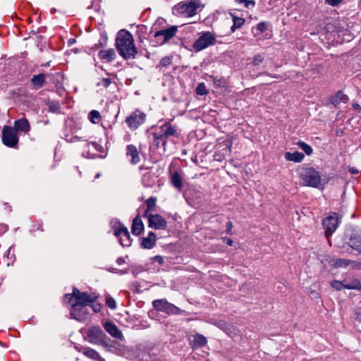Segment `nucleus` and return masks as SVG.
I'll return each mask as SVG.
<instances>
[{
	"mask_svg": "<svg viewBox=\"0 0 361 361\" xmlns=\"http://www.w3.org/2000/svg\"><path fill=\"white\" fill-rule=\"evenodd\" d=\"M97 298V296L94 293L89 295L87 293H81L76 288L73 289L71 294H66L65 295V301L72 306L71 314L77 320L82 319V317L77 313L78 306L90 305Z\"/></svg>",
	"mask_w": 361,
	"mask_h": 361,
	"instance_id": "1",
	"label": "nucleus"
},
{
	"mask_svg": "<svg viewBox=\"0 0 361 361\" xmlns=\"http://www.w3.org/2000/svg\"><path fill=\"white\" fill-rule=\"evenodd\" d=\"M116 47L121 56L126 59L135 58L137 54L133 37L128 31L118 32L116 39Z\"/></svg>",
	"mask_w": 361,
	"mask_h": 361,
	"instance_id": "2",
	"label": "nucleus"
},
{
	"mask_svg": "<svg viewBox=\"0 0 361 361\" xmlns=\"http://www.w3.org/2000/svg\"><path fill=\"white\" fill-rule=\"evenodd\" d=\"M202 6L200 0H185L176 4L172 9L173 14L181 18H191L197 14Z\"/></svg>",
	"mask_w": 361,
	"mask_h": 361,
	"instance_id": "3",
	"label": "nucleus"
},
{
	"mask_svg": "<svg viewBox=\"0 0 361 361\" xmlns=\"http://www.w3.org/2000/svg\"><path fill=\"white\" fill-rule=\"evenodd\" d=\"M299 176L304 186L316 188L322 186V178L319 173L312 167L302 169Z\"/></svg>",
	"mask_w": 361,
	"mask_h": 361,
	"instance_id": "4",
	"label": "nucleus"
},
{
	"mask_svg": "<svg viewBox=\"0 0 361 361\" xmlns=\"http://www.w3.org/2000/svg\"><path fill=\"white\" fill-rule=\"evenodd\" d=\"M343 245L340 247L341 252H349L350 249L355 250L361 254V235L352 233L350 235L347 233L343 236Z\"/></svg>",
	"mask_w": 361,
	"mask_h": 361,
	"instance_id": "5",
	"label": "nucleus"
},
{
	"mask_svg": "<svg viewBox=\"0 0 361 361\" xmlns=\"http://www.w3.org/2000/svg\"><path fill=\"white\" fill-rule=\"evenodd\" d=\"M338 224V216L336 213L330 214L323 220V226L325 231V236L331 246L332 245V241L330 237L332 233L336 231Z\"/></svg>",
	"mask_w": 361,
	"mask_h": 361,
	"instance_id": "6",
	"label": "nucleus"
},
{
	"mask_svg": "<svg viewBox=\"0 0 361 361\" xmlns=\"http://www.w3.org/2000/svg\"><path fill=\"white\" fill-rule=\"evenodd\" d=\"M216 43V37L212 32H204L201 36L194 42L193 49L196 51H202Z\"/></svg>",
	"mask_w": 361,
	"mask_h": 361,
	"instance_id": "7",
	"label": "nucleus"
},
{
	"mask_svg": "<svg viewBox=\"0 0 361 361\" xmlns=\"http://www.w3.org/2000/svg\"><path fill=\"white\" fill-rule=\"evenodd\" d=\"M152 305L156 310L163 312L169 314H179L181 312L178 307L169 302L165 299L155 300L153 301Z\"/></svg>",
	"mask_w": 361,
	"mask_h": 361,
	"instance_id": "8",
	"label": "nucleus"
},
{
	"mask_svg": "<svg viewBox=\"0 0 361 361\" xmlns=\"http://www.w3.org/2000/svg\"><path fill=\"white\" fill-rule=\"evenodd\" d=\"M2 141L9 147H15L18 142L16 130L9 126H4L2 130Z\"/></svg>",
	"mask_w": 361,
	"mask_h": 361,
	"instance_id": "9",
	"label": "nucleus"
},
{
	"mask_svg": "<svg viewBox=\"0 0 361 361\" xmlns=\"http://www.w3.org/2000/svg\"><path fill=\"white\" fill-rule=\"evenodd\" d=\"M178 31V27L172 25L166 29H162L155 32L154 37L159 44H164L172 39Z\"/></svg>",
	"mask_w": 361,
	"mask_h": 361,
	"instance_id": "10",
	"label": "nucleus"
},
{
	"mask_svg": "<svg viewBox=\"0 0 361 361\" xmlns=\"http://www.w3.org/2000/svg\"><path fill=\"white\" fill-rule=\"evenodd\" d=\"M145 120V114L140 111H135L130 116H128L126 122L131 129H137Z\"/></svg>",
	"mask_w": 361,
	"mask_h": 361,
	"instance_id": "11",
	"label": "nucleus"
},
{
	"mask_svg": "<svg viewBox=\"0 0 361 361\" xmlns=\"http://www.w3.org/2000/svg\"><path fill=\"white\" fill-rule=\"evenodd\" d=\"M114 235L119 237L120 243L124 247H128L131 244L130 233L125 226L119 225L118 228L114 229Z\"/></svg>",
	"mask_w": 361,
	"mask_h": 361,
	"instance_id": "12",
	"label": "nucleus"
},
{
	"mask_svg": "<svg viewBox=\"0 0 361 361\" xmlns=\"http://www.w3.org/2000/svg\"><path fill=\"white\" fill-rule=\"evenodd\" d=\"M149 226L154 229H164L167 223L159 214L147 215Z\"/></svg>",
	"mask_w": 361,
	"mask_h": 361,
	"instance_id": "13",
	"label": "nucleus"
},
{
	"mask_svg": "<svg viewBox=\"0 0 361 361\" xmlns=\"http://www.w3.org/2000/svg\"><path fill=\"white\" fill-rule=\"evenodd\" d=\"M232 144V140L229 139L225 140L222 142L219 143V147H223V153L220 154L218 152H216L214 155L215 160L221 161L226 156L229 155L231 152Z\"/></svg>",
	"mask_w": 361,
	"mask_h": 361,
	"instance_id": "14",
	"label": "nucleus"
},
{
	"mask_svg": "<svg viewBox=\"0 0 361 361\" xmlns=\"http://www.w3.org/2000/svg\"><path fill=\"white\" fill-rule=\"evenodd\" d=\"M88 337L90 339V342L97 343L103 341L104 334L99 326H94L89 329Z\"/></svg>",
	"mask_w": 361,
	"mask_h": 361,
	"instance_id": "15",
	"label": "nucleus"
},
{
	"mask_svg": "<svg viewBox=\"0 0 361 361\" xmlns=\"http://www.w3.org/2000/svg\"><path fill=\"white\" fill-rule=\"evenodd\" d=\"M105 330L114 338L123 340V336L122 332L112 322H106L104 325Z\"/></svg>",
	"mask_w": 361,
	"mask_h": 361,
	"instance_id": "16",
	"label": "nucleus"
},
{
	"mask_svg": "<svg viewBox=\"0 0 361 361\" xmlns=\"http://www.w3.org/2000/svg\"><path fill=\"white\" fill-rule=\"evenodd\" d=\"M157 241V236L154 233L150 231L147 237L141 239V246L145 249H152L154 247Z\"/></svg>",
	"mask_w": 361,
	"mask_h": 361,
	"instance_id": "17",
	"label": "nucleus"
},
{
	"mask_svg": "<svg viewBox=\"0 0 361 361\" xmlns=\"http://www.w3.org/2000/svg\"><path fill=\"white\" fill-rule=\"evenodd\" d=\"M126 155L128 157H130V163L133 164H137L140 161L137 149L133 145H129L127 146Z\"/></svg>",
	"mask_w": 361,
	"mask_h": 361,
	"instance_id": "18",
	"label": "nucleus"
},
{
	"mask_svg": "<svg viewBox=\"0 0 361 361\" xmlns=\"http://www.w3.org/2000/svg\"><path fill=\"white\" fill-rule=\"evenodd\" d=\"M340 286L347 289H355L361 290V283L358 279H353L351 281L343 280L340 281Z\"/></svg>",
	"mask_w": 361,
	"mask_h": 361,
	"instance_id": "19",
	"label": "nucleus"
},
{
	"mask_svg": "<svg viewBox=\"0 0 361 361\" xmlns=\"http://www.w3.org/2000/svg\"><path fill=\"white\" fill-rule=\"evenodd\" d=\"M14 130H16V131L19 130L24 133H28L30 130V126L28 121L24 118L16 121L14 123Z\"/></svg>",
	"mask_w": 361,
	"mask_h": 361,
	"instance_id": "20",
	"label": "nucleus"
},
{
	"mask_svg": "<svg viewBox=\"0 0 361 361\" xmlns=\"http://www.w3.org/2000/svg\"><path fill=\"white\" fill-rule=\"evenodd\" d=\"M144 229V225L140 216H136L133 221L131 231L133 234L139 235Z\"/></svg>",
	"mask_w": 361,
	"mask_h": 361,
	"instance_id": "21",
	"label": "nucleus"
},
{
	"mask_svg": "<svg viewBox=\"0 0 361 361\" xmlns=\"http://www.w3.org/2000/svg\"><path fill=\"white\" fill-rule=\"evenodd\" d=\"M350 267L353 269H361V262L346 259H340V268Z\"/></svg>",
	"mask_w": 361,
	"mask_h": 361,
	"instance_id": "22",
	"label": "nucleus"
},
{
	"mask_svg": "<svg viewBox=\"0 0 361 361\" xmlns=\"http://www.w3.org/2000/svg\"><path fill=\"white\" fill-rule=\"evenodd\" d=\"M285 159L290 161L299 163L304 159V154L301 152L295 151L294 152H287L284 154Z\"/></svg>",
	"mask_w": 361,
	"mask_h": 361,
	"instance_id": "23",
	"label": "nucleus"
},
{
	"mask_svg": "<svg viewBox=\"0 0 361 361\" xmlns=\"http://www.w3.org/2000/svg\"><path fill=\"white\" fill-rule=\"evenodd\" d=\"M160 129L161 133L164 135L166 140L169 136L174 135L176 132L175 127L170 123H165L160 127Z\"/></svg>",
	"mask_w": 361,
	"mask_h": 361,
	"instance_id": "24",
	"label": "nucleus"
},
{
	"mask_svg": "<svg viewBox=\"0 0 361 361\" xmlns=\"http://www.w3.org/2000/svg\"><path fill=\"white\" fill-rule=\"evenodd\" d=\"M207 343V340L206 337L201 334H196L193 336V339L192 341V348H197L200 347L204 346Z\"/></svg>",
	"mask_w": 361,
	"mask_h": 361,
	"instance_id": "25",
	"label": "nucleus"
},
{
	"mask_svg": "<svg viewBox=\"0 0 361 361\" xmlns=\"http://www.w3.org/2000/svg\"><path fill=\"white\" fill-rule=\"evenodd\" d=\"M355 216V206L353 205L350 207L348 206H342L340 209V219L341 217L353 218Z\"/></svg>",
	"mask_w": 361,
	"mask_h": 361,
	"instance_id": "26",
	"label": "nucleus"
},
{
	"mask_svg": "<svg viewBox=\"0 0 361 361\" xmlns=\"http://www.w3.org/2000/svg\"><path fill=\"white\" fill-rule=\"evenodd\" d=\"M99 56L100 59L111 61L114 59L115 51L113 49H109L105 50H101L99 52Z\"/></svg>",
	"mask_w": 361,
	"mask_h": 361,
	"instance_id": "27",
	"label": "nucleus"
},
{
	"mask_svg": "<svg viewBox=\"0 0 361 361\" xmlns=\"http://www.w3.org/2000/svg\"><path fill=\"white\" fill-rule=\"evenodd\" d=\"M45 81L44 74L34 75L31 80L32 84L35 88H40L43 86Z\"/></svg>",
	"mask_w": 361,
	"mask_h": 361,
	"instance_id": "28",
	"label": "nucleus"
},
{
	"mask_svg": "<svg viewBox=\"0 0 361 361\" xmlns=\"http://www.w3.org/2000/svg\"><path fill=\"white\" fill-rule=\"evenodd\" d=\"M82 353L87 357L92 360H97L101 358L99 354L96 350L90 348H85L82 350Z\"/></svg>",
	"mask_w": 361,
	"mask_h": 361,
	"instance_id": "29",
	"label": "nucleus"
},
{
	"mask_svg": "<svg viewBox=\"0 0 361 361\" xmlns=\"http://www.w3.org/2000/svg\"><path fill=\"white\" fill-rule=\"evenodd\" d=\"M245 23V19L236 16H233V25L231 28V32H234L237 29L241 27Z\"/></svg>",
	"mask_w": 361,
	"mask_h": 361,
	"instance_id": "30",
	"label": "nucleus"
},
{
	"mask_svg": "<svg viewBox=\"0 0 361 361\" xmlns=\"http://www.w3.org/2000/svg\"><path fill=\"white\" fill-rule=\"evenodd\" d=\"M216 325L224 331L227 334L231 335L232 334V330L233 327L229 324L226 323L224 321H219L216 323Z\"/></svg>",
	"mask_w": 361,
	"mask_h": 361,
	"instance_id": "31",
	"label": "nucleus"
},
{
	"mask_svg": "<svg viewBox=\"0 0 361 361\" xmlns=\"http://www.w3.org/2000/svg\"><path fill=\"white\" fill-rule=\"evenodd\" d=\"M172 185L176 188L180 190L182 188V178L178 173H174L171 176Z\"/></svg>",
	"mask_w": 361,
	"mask_h": 361,
	"instance_id": "32",
	"label": "nucleus"
},
{
	"mask_svg": "<svg viewBox=\"0 0 361 361\" xmlns=\"http://www.w3.org/2000/svg\"><path fill=\"white\" fill-rule=\"evenodd\" d=\"M154 142L157 146L159 147L160 145H161L162 147H165L166 142H167V140L166 139L164 135H163L161 133V134L154 133Z\"/></svg>",
	"mask_w": 361,
	"mask_h": 361,
	"instance_id": "33",
	"label": "nucleus"
},
{
	"mask_svg": "<svg viewBox=\"0 0 361 361\" xmlns=\"http://www.w3.org/2000/svg\"><path fill=\"white\" fill-rule=\"evenodd\" d=\"M89 118L92 123H98L101 120L100 113L97 110H92L89 114Z\"/></svg>",
	"mask_w": 361,
	"mask_h": 361,
	"instance_id": "34",
	"label": "nucleus"
},
{
	"mask_svg": "<svg viewBox=\"0 0 361 361\" xmlns=\"http://www.w3.org/2000/svg\"><path fill=\"white\" fill-rule=\"evenodd\" d=\"M298 145L299 147L305 152L307 155H311L313 152L312 147L304 142H298Z\"/></svg>",
	"mask_w": 361,
	"mask_h": 361,
	"instance_id": "35",
	"label": "nucleus"
},
{
	"mask_svg": "<svg viewBox=\"0 0 361 361\" xmlns=\"http://www.w3.org/2000/svg\"><path fill=\"white\" fill-rule=\"evenodd\" d=\"M156 201H157V199L153 197H152L146 200L147 209L145 212V216H147L148 212L154 210L155 205H156Z\"/></svg>",
	"mask_w": 361,
	"mask_h": 361,
	"instance_id": "36",
	"label": "nucleus"
},
{
	"mask_svg": "<svg viewBox=\"0 0 361 361\" xmlns=\"http://www.w3.org/2000/svg\"><path fill=\"white\" fill-rule=\"evenodd\" d=\"M209 78L213 82V84L216 87H225L226 86V80L222 78H215L214 76H209Z\"/></svg>",
	"mask_w": 361,
	"mask_h": 361,
	"instance_id": "37",
	"label": "nucleus"
},
{
	"mask_svg": "<svg viewBox=\"0 0 361 361\" xmlns=\"http://www.w3.org/2000/svg\"><path fill=\"white\" fill-rule=\"evenodd\" d=\"M196 93L198 95H206L208 94V90L206 89L204 83H200L196 87Z\"/></svg>",
	"mask_w": 361,
	"mask_h": 361,
	"instance_id": "38",
	"label": "nucleus"
},
{
	"mask_svg": "<svg viewBox=\"0 0 361 361\" xmlns=\"http://www.w3.org/2000/svg\"><path fill=\"white\" fill-rule=\"evenodd\" d=\"M106 304L110 309L114 310L116 307V302L109 295L106 296Z\"/></svg>",
	"mask_w": 361,
	"mask_h": 361,
	"instance_id": "39",
	"label": "nucleus"
},
{
	"mask_svg": "<svg viewBox=\"0 0 361 361\" xmlns=\"http://www.w3.org/2000/svg\"><path fill=\"white\" fill-rule=\"evenodd\" d=\"M111 83V80L109 78H103L99 82H97V85L98 87H108L110 84Z\"/></svg>",
	"mask_w": 361,
	"mask_h": 361,
	"instance_id": "40",
	"label": "nucleus"
},
{
	"mask_svg": "<svg viewBox=\"0 0 361 361\" xmlns=\"http://www.w3.org/2000/svg\"><path fill=\"white\" fill-rule=\"evenodd\" d=\"M77 313L79 314L82 317V319L85 318V315L87 314V309L85 307V305L78 306Z\"/></svg>",
	"mask_w": 361,
	"mask_h": 361,
	"instance_id": "41",
	"label": "nucleus"
},
{
	"mask_svg": "<svg viewBox=\"0 0 361 361\" xmlns=\"http://www.w3.org/2000/svg\"><path fill=\"white\" fill-rule=\"evenodd\" d=\"M264 61V56L261 54L256 55L252 61L253 66H259Z\"/></svg>",
	"mask_w": 361,
	"mask_h": 361,
	"instance_id": "42",
	"label": "nucleus"
},
{
	"mask_svg": "<svg viewBox=\"0 0 361 361\" xmlns=\"http://www.w3.org/2000/svg\"><path fill=\"white\" fill-rule=\"evenodd\" d=\"M171 63V57L166 56L164 57L160 61V66H167Z\"/></svg>",
	"mask_w": 361,
	"mask_h": 361,
	"instance_id": "43",
	"label": "nucleus"
},
{
	"mask_svg": "<svg viewBox=\"0 0 361 361\" xmlns=\"http://www.w3.org/2000/svg\"><path fill=\"white\" fill-rule=\"evenodd\" d=\"M152 262H157L159 264H162L164 263V259L161 255H156L151 258Z\"/></svg>",
	"mask_w": 361,
	"mask_h": 361,
	"instance_id": "44",
	"label": "nucleus"
},
{
	"mask_svg": "<svg viewBox=\"0 0 361 361\" xmlns=\"http://www.w3.org/2000/svg\"><path fill=\"white\" fill-rule=\"evenodd\" d=\"M348 97L347 95L342 94L340 91V102L347 103Z\"/></svg>",
	"mask_w": 361,
	"mask_h": 361,
	"instance_id": "45",
	"label": "nucleus"
},
{
	"mask_svg": "<svg viewBox=\"0 0 361 361\" xmlns=\"http://www.w3.org/2000/svg\"><path fill=\"white\" fill-rule=\"evenodd\" d=\"M267 28L265 23L261 22L257 25V29L261 32H264Z\"/></svg>",
	"mask_w": 361,
	"mask_h": 361,
	"instance_id": "46",
	"label": "nucleus"
},
{
	"mask_svg": "<svg viewBox=\"0 0 361 361\" xmlns=\"http://www.w3.org/2000/svg\"><path fill=\"white\" fill-rule=\"evenodd\" d=\"M238 2H243L245 4V7H248L250 4L255 5V2L253 1L250 0H237Z\"/></svg>",
	"mask_w": 361,
	"mask_h": 361,
	"instance_id": "47",
	"label": "nucleus"
},
{
	"mask_svg": "<svg viewBox=\"0 0 361 361\" xmlns=\"http://www.w3.org/2000/svg\"><path fill=\"white\" fill-rule=\"evenodd\" d=\"M326 2L333 6H337L338 4V0H326Z\"/></svg>",
	"mask_w": 361,
	"mask_h": 361,
	"instance_id": "48",
	"label": "nucleus"
},
{
	"mask_svg": "<svg viewBox=\"0 0 361 361\" xmlns=\"http://www.w3.org/2000/svg\"><path fill=\"white\" fill-rule=\"evenodd\" d=\"M348 171L352 174H357L359 172V171L355 167L350 166H348Z\"/></svg>",
	"mask_w": 361,
	"mask_h": 361,
	"instance_id": "49",
	"label": "nucleus"
},
{
	"mask_svg": "<svg viewBox=\"0 0 361 361\" xmlns=\"http://www.w3.org/2000/svg\"><path fill=\"white\" fill-rule=\"evenodd\" d=\"M331 284V286L333 288H334L335 289H336V290L338 289V281H333Z\"/></svg>",
	"mask_w": 361,
	"mask_h": 361,
	"instance_id": "50",
	"label": "nucleus"
},
{
	"mask_svg": "<svg viewBox=\"0 0 361 361\" xmlns=\"http://www.w3.org/2000/svg\"><path fill=\"white\" fill-rule=\"evenodd\" d=\"M92 309L95 312H97L100 310V305H93Z\"/></svg>",
	"mask_w": 361,
	"mask_h": 361,
	"instance_id": "51",
	"label": "nucleus"
},
{
	"mask_svg": "<svg viewBox=\"0 0 361 361\" xmlns=\"http://www.w3.org/2000/svg\"><path fill=\"white\" fill-rule=\"evenodd\" d=\"M353 107L355 109L357 110L358 111H361V106H360L358 104H357V103H353Z\"/></svg>",
	"mask_w": 361,
	"mask_h": 361,
	"instance_id": "52",
	"label": "nucleus"
},
{
	"mask_svg": "<svg viewBox=\"0 0 361 361\" xmlns=\"http://www.w3.org/2000/svg\"><path fill=\"white\" fill-rule=\"evenodd\" d=\"M226 243L229 246H231L233 245V240L231 238H227L226 239Z\"/></svg>",
	"mask_w": 361,
	"mask_h": 361,
	"instance_id": "53",
	"label": "nucleus"
},
{
	"mask_svg": "<svg viewBox=\"0 0 361 361\" xmlns=\"http://www.w3.org/2000/svg\"><path fill=\"white\" fill-rule=\"evenodd\" d=\"M74 41H75V40H74L73 39H70L68 40V43H69V44H73Z\"/></svg>",
	"mask_w": 361,
	"mask_h": 361,
	"instance_id": "54",
	"label": "nucleus"
},
{
	"mask_svg": "<svg viewBox=\"0 0 361 361\" xmlns=\"http://www.w3.org/2000/svg\"><path fill=\"white\" fill-rule=\"evenodd\" d=\"M228 227H229V228H231V226H232L231 222H228Z\"/></svg>",
	"mask_w": 361,
	"mask_h": 361,
	"instance_id": "55",
	"label": "nucleus"
},
{
	"mask_svg": "<svg viewBox=\"0 0 361 361\" xmlns=\"http://www.w3.org/2000/svg\"><path fill=\"white\" fill-rule=\"evenodd\" d=\"M342 1V0H340V3Z\"/></svg>",
	"mask_w": 361,
	"mask_h": 361,
	"instance_id": "56",
	"label": "nucleus"
}]
</instances>
